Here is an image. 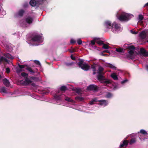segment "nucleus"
<instances>
[{"label": "nucleus", "instance_id": "nucleus-1", "mask_svg": "<svg viewBox=\"0 0 148 148\" xmlns=\"http://www.w3.org/2000/svg\"><path fill=\"white\" fill-rule=\"evenodd\" d=\"M103 70L102 67L100 66H99L98 69L96 71L98 74L97 78L100 82L104 83L106 86H109L111 85V81L106 79L103 75L104 73L103 72Z\"/></svg>", "mask_w": 148, "mask_h": 148}, {"label": "nucleus", "instance_id": "nucleus-2", "mask_svg": "<svg viewBox=\"0 0 148 148\" xmlns=\"http://www.w3.org/2000/svg\"><path fill=\"white\" fill-rule=\"evenodd\" d=\"M132 14L122 12L116 15L117 18L121 21H127L132 16Z\"/></svg>", "mask_w": 148, "mask_h": 148}, {"label": "nucleus", "instance_id": "nucleus-3", "mask_svg": "<svg viewBox=\"0 0 148 148\" xmlns=\"http://www.w3.org/2000/svg\"><path fill=\"white\" fill-rule=\"evenodd\" d=\"M66 89V87L64 86H62L60 88V90L58 92H57L54 96V97L56 100L57 101H60L62 99V98L64 97V95H60L62 93V91H65Z\"/></svg>", "mask_w": 148, "mask_h": 148}, {"label": "nucleus", "instance_id": "nucleus-4", "mask_svg": "<svg viewBox=\"0 0 148 148\" xmlns=\"http://www.w3.org/2000/svg\"><path fill=\"white\" fill-rule=\"evenodd\" d=\"M111 30L113 32L117 33L121 31L122 28L121 27L120 24H117L115 22H114L112 25Z\"/></svg>", "mask_w": 148, "mask_h": 148}, {"label": "nucleus", "instance_id": "nucleus-5", "mask_svg": "<svg viewBox=\"0 0 148 148\" xmlns=\"http://www.w3.org/2000/svg\"><path fill=\"white\" fill-rule=\"evenodd\" d=\"M3 56H4L5 57L3 56L0 57V64H1L3 62H8V60H7V58L10 59H13L14 58L13 56L8 53L4 54Z\"/></svg>", "mask_w": 148, "mask_h": 148}, {"label": "nucleus", "instance_id": "nucleus-6", "mask_svg": "<svg viewBox=\"0 0 148 148\" xmlns=\"http://www.w3.org/2000/svg\"><path fill=\"white\" fill-rule=\"evenodd\" d=\"M32 40L33 42H35L37 43L35 45H38L43 41V40L41 36L37 34L33 36Z\"/></svg>", "mask_w": 148, "mask_h": 148}, {"label": "nucleus", "instance_id": "nucleus-7", "mask_svg": "<svg viewBox=\"0 0 148 148\" xmlns=\"http://www.w3.org/2000/svg\"><path fill=\"white\" fill-rule=\"evenodd\" d=\"M78 65L79 67L84 71H88L90 68V66L88 65L84 62L83 60H81L80 62L78 63Z\"/></svg>", "mask_w": 148, "mask_h": 148}, {"label": "nucleus", "instance_id": "nucleus-8", "mask_svg": "<svg viewBox=\"0 0 148 148\" xmlns=\"http://www.w3.org/2000/svg\"><path fill=\"white\" fill-rule=\"evenodd\" d=\"M139 53L140 54L144 56H148V51H146L145 49L143 48L140 49Z\"/></svg>", "mask_w": 148, "mask_h": 148}, {"label": "nucleus", "instance_id": "nucleus-9", "mask_svg": "<svg viewBox=\"0 0 148 148\" xmlns=\"http://www.w3.org/2000/svg\"><path fill=\"white\" fill-rule=\"evenodd\" d=\"M129 51L128 53L130 56V58H132L133 57V55L134 53V51L135 49V47L133 46H131L129 47Z\"/></svg>", "mask_w": 148, "mask_h": 148}, {"label": "nucleus", "instance_id": "nucleus-10", "mask_svg": "<svg viewBox=\"0 0 148 148\" xmlns=\"http://www.w3.org/2000/svg\"><path fill=\"white\" fill-rule=\"evenodd\" d=\"M147 35H148V31H144L139 34V36L141 39H144L146 38Z\"/></svg>", "mask_w": 148, "mask_h": 148}, {"label": "nucleus", "instance_id": "nucleus-11", "mask_svg": "<svg viewBox=\"0 0 148 148\" xmlns=\"http://www.w3.org/2000/svg\"><path fill=\"white\" fill-rule=\"evenodd\" d=\"M87 89L89 90H96L97 89V86L95 85H90L88 87Z\"/></svg>", "mask_w": 148, "mask_h": 148}, {"label": "nucleus", "instance_id": "nucleus-12", "mask_svg": "<svg viewBox=\"0 0 148 148\" xmlns=\"http://www.w3.org/2000/svg\"><path fill=\"white\" fill-rule=\"evenodd\" d=\"M98 101L100 102L99 104L101 106H106L108 104V102L106 100H101Z\"/></svg>", "mask_w": 148, "mask_h": 148}, {"label": "nucleus", "instance_id": "nucleus-13", "mask_svg": "<svg viewBox=\"0 0 148 148\" xmlns=\"http://www.w3.org/2000/svg\"><path fill=\"white\" fill-rule=\"evenodd\" d=\"M25 21L27 23L29 24H31L32 23L33 21V18L30 16L27 17L25 19Z\"/></svg>", "mask_w": 148, "mask_h": 148}, {"label": "nucleus", "instance_id": "nucleus-14", "mask_svg": "<svg viewBox=\"0 0 148 148\" xmlns=\"http://www.w3.org/2000/svg\"><path fill=\"white\" fill-rule=\"evenodd\" d=\"M104 25L107 28H112V24L111 22L109 21H106L105 22Z\"/></svg>", "mask_w": 148, "mask_h": 148}, {"label": "nucleus", "instance_id": "nucleus-15", "mask_svg": "<svg viewBox=\"0 0 148 148\" xmlns=\"http://www.w3.org/2000/svg\"><path fill=\"white\" fill-rule=\"evenodd\" d=\"M24 12V10H21L18 11V13L16 14L15 16L16 17L19 16H22L23 15Z\"/></svg>", "mask_w": 148, "mask_h": 148}, {"label": "nucleus", "instance_id": "nucleus-16", "mask_svg": "<svg viewBox=\"0 0 148 148\" xmlns=\"http://www.w3.org/2000/svg\"><path fill=\"white\" fill-rule=\"evenodd\" d=\"M3 84L7 87L9 86L10 85V83L9 81L6 78H5L3 80Z\"/></svg>", "mask_w": 148, "mask_h": 148}, {"label": "nucleus", "instance_id": "nucleus-17", "mask_svg": "<svg viewBox=\"0 0 148 148\" xmlns=\"http://www.w3.org/2000/svg\"><path fill=\"white\" fill-rule=\"evenodd\" d=\"M30 4L32 6L38 5V2L34 0H31L29 2Z\"/></svg>", "mask_w": 148, "mask_h": 148}, {"label": "nucleus", "instance_id": "nucleus-18", "mask_svg": "<svg viewBox=\"0 0 148 148\" xmlns=\"http://www.w3.org/2000/svg\"><path fill=\"white\" fill-rule=\"evenodd\" d=\"M95 40L96 42L99 45H101L103 43V42L100 40V39L99 38H95Z\"/></svg>", "mask_w": 148, "mask_h": 148}, {"label": "nucleus", "instance_id": "nucleus-19", "mask_svg": "<svg viewBox=\"0 0 148 148\" xmlns=\"http://www.w3.org/2000/svg\"><path fill=\"white\" fill-rule=\"evenodd\" d=\"M111 76L114 80H117L118 79L117 76L114 73H112Z\"/></svg>", "mask_w": 148, "mask_h": 148}, {"label": "nucleus", "instance_id": "nucleus-20", "mask_svg": "<svg viewBox=\"0 0 148 148\" xmlns=\"http://www.w3.org/2000/svg\"><path fill=\"white\" fill-rule=\"evenodd\" d=\"M32 82V79H29L27 77L25 79V82L27 84H29L31 83Z\"/></svg>", "mask_w": 148, "mask_h": 148}, {"label": "nucleus", "instance_id": "nucleus-21", "mask_svg": "<svg viewBox=\"0 0 148 148\" xmlns=\"http://www.w3.org/2000/svg\"><path fill=\"white\" fill-rule=\"evenodd\" d=\"M128 143V141L127 140H124L122 144L121 143L120 145V147H122L124 146H127Z\"/></svg>", "mask_w": 148, "mask_h": 148}, {"label": "nucleus", "instance_id": "nucleus-22", "mask_svg": "<svg viewBox=\"0 0 148 148\" xmlns=\"http://www.w3.org/2000/svg\"><path fill=\"white\" fill-rule=\"evenodd\" d=\"M91 68L93 69V75L95 74L97 72H96V66L95 65H92L91 66Z\"/></svg>", "mask_w": 148, "mask_h": 148}, {"label": "nucleus", "instance_id": "nucleus-23", "mask_svg": "<svg viewBox=\"0 0 148 148\" xmlns=\"http://www.w3.org/2000/svg\"><path fill=\"white\" fill-rule=\"evenodd\" d=\"M65 100L68 101L69 102H71L72 103H74V101L73 100L71 99L70 98L66 97H65Z\"/></svg>", "mask_w": 148, "mask_h": 148}, {"label": "nucleus", "instance_id": "nucleus-24", "mask_svg": "<svg viewBox=\"0 0 148 148\" xmlns=\"http://www.w3.org/2000/svg\"><path fill=\"white\" fill-rule=\"evenodd\" d=\"M116 51L119 53H123L124 52V49L122 48H119L116 49Z\"/></svg>", "mask_w": 148, "mask_h": 148}, {"label": "nucleus", "instance_id": "nucleus-25", "mask_svg": "<svg viewBox=\"0 0 148 148\" xmlns=\"http://www.w3.org/2000/svg\"><path fill=\"white\" fill-rule=\"evenodd\" d=\"M26 69L28 71L30 72L31 74H32L34 73V72L31 68L29 67H27Z\"/></svg>", "mask_w": 148, "mask_h": 148}, {"label": "nucleus", "instance_id": "nucleus-26", "mask_svg": "<svg viewBox=\"0 0 148 148\" xmlns=\"http://www.w3.org/2000/svg\"><path fill=\"white\" fill-rule=\"evenodd\" d=\"M0 92H3L4 93H7V91L6 89V88L4 87H3L1 88L0 89Z\"/></svg>", "mask_w": 148, "mask_h": 148}, {"label": "nucleus", "instance_id": "nucleus-27", "mask_svg": "<svg viewBox=\"0 0 148 148\" xmlns=\"http://www.w3.org/2000/svg\"><path fill=\"white\" fill-rule=\"evenodd\" d=\"M97 101H98L97 100V98H95L92 99V100L89 103L90 105H92L94 103V102Z\"/></svg>", "mask_w": 148, "mask_h": 148}, {"label": "nucleus", "instance_id": "nucleus-28", "mask_svg": "<svg viewBox=\"0 0 148 148\" xmlns=\"http://www.w3.org/2000/svg\"><path fill=\"white\" fill-rule=\"evenodd\" d=\"M140 133L143 134H147V132L144 130H141L140 132ZM138 133H139V132H138Z\"/></svg>", "mask_w": 148, "mask_h": 148}, {"label": "nucleus", "instance_id": "nucleus-29", "mask_svg": "<svg viewBox=\"0 0 148 148\" xmlns=\"http://www.w3.org/2000/svg\"><path fill=\"white\" fill-rule=\"evenodd\" d=\"M136 141V140L135 138H132L130 141V144L131 145L134 143H135Z\"/></svg>", "mask_w": 148, "mask_h": 148}, {"label": "nucleus", "instance_id": "nucleus-30", "mask_svg": "<svg viewBox=\"0 0 148 148\" xmlns=\"http://www.w3.org/2000/svg\"><path fill=\"white\" fill-rule=\"evenodd\" d=\"M21 75L23 77H24L26 78L27 77L28 75L27 74L24 72L22 73Z\"/></svg>", "mask_w": 148, "mask_h": 148}, {"label": "nucleus", "instance_id": "nucleus-31", "mask_svg": "<svg viewBox=\"0 0 148 148\" xmlns=\"http://www.w3.org/2000/svg\"><path fill=\"white\" fill-rule=\"evenodd\" d=\"M108 66L114 70H115L116 69V67L114 66L111 64H108Z\"/></svg>", "mask_w": 148, "mask_h": 148}, {"label": "nucleus", "instance_id": "nucleus-32", "mask_svg": "<svg viewBox=\"0 0 148 148\" xmlns=\"http://www.w3.org/2000/svg\"><path fill=\"white\" fill-rule=\"evenodd\" d=\"M138 18L139 19L138 22H140L143 19V16L142 15H139L138 16Z\"/></svg>", "mask_w": 148, "mask_h": 148}, {"label": "nucleus", "instance_id": "nucleus-33", "mask_svg": "<svg viewBox=\"0 0 148 148\" xmlns=\"http://www.w3.org/2000/svg\"><path fill=\"white\" fill-rule=\"evenodd\" d=\"M96 42V41L95 40V38H94V39L91 41V42L89 44V45H95V42Z\"/></svg>", "mask_w": 148, "mask_h": 148}, {"label": "nucleus", "instance_id": "nucleus-34", "mask_svg": "<svg viewBox=\"0 0 148 148\" xmlns=\"http://www.w3.org/2000/svg\"><path fill=\"white\" fill-rule=\"evenodd\" d=\"M75 99H78L80 101H82L84 99V98L81 97H75Z\"/></svg>", "mask_w": 148, "mask_h": 148}, {"label": "nucleus", "instance_id": "nucleus-35", "mask_svg": "<svg viewBox=\"0 0 148 148\" xmlns=\"http://www.w3.org/2000/svg\"><path fill=\"white\" fill-rule=\"evenodd\" d=\"M112 94L110 93H107L106 95V97L107 98H110L112 97Z\"/></svg>", "mask_w": 148, "mask_h": 148}, {"label": "nucleus", "instance_id": "nucleus-36", "mask_svg": "<svg viewBox=\"0 0 148 148\" xmlns=\"http://www.w3.org/2000/svg\"><path fill=\"white\" fill-rule=\"evenodd\" d=\"M74 63L73 62H72L70 63H66L65 64L66 66H69L72 65Z\"/></svg>", "mask_w": 148, "mask_h": 148}, {"label": "nucleus", "instance_id": "nucleus-37", "mask_svg": "<svg viewBox=\"0 0 148 148\" xmlns=\"http://www.w3.org/2000/svg\"><path fill=\"white\" fill-rule=\"evenodd\" d=\"M109 47L106 44H104L103 45V48L105 49H108Z\"/></svg>", "mask_w": 148, "mask_h": 148}, {"label": "nucleus", "instance_id": "nucleus-38", "mask_svg": "<svg viewBox=\"0 0 148 148\" xmlns=\"http://www.w3.org/2000/svg\"><path fill=\"white\" fill-rule=\"evenodd\" d=\"M82 41L80 39H78L77 40V42L79 45H81L82 43Z\"/></svg>", "mask_w": 148, "mask_h": 148}, {"label": "nucleus", "instance_id": "nucleus-39", "mask_svg": "<svg viewBox=\"0 0 148 148\" xmlns=\"http://www.w3.org/2000/svg\"><path fill=\"white\" fill-rule=\"evenodd\" d=\"M130 32L134 34H136L137 33V32H136L135 31L133 30H131Z\"/></svg>", "mask_w": 148, "mask_h": 148}, {"label": "nucleus", "instance_id": "nucleus-40", "mask_svg": "<svg viewBox=\"0 0 148 148\" xmlns=\"http://www.w3.org/2000/svg\"><path fill=\"white\" fill-rule=\"evenodd\" d=\"M76 42V41L73 39H71L70 41V43L71 44H73Z\"/></svg>", "mask_w": 148, "mask_h": 148}, {"label": "nucleus", "instance_id": "nucleus-41", "mask_svg": "<svg viewBox=\"0 0 148 148\" xmlns=\"http://www.w3.org/2000/svg\"><path fill=\"white\" fill-rule=\"evenodd\" d=\"M6 72L7 73H9L10 72V69L9 68H7L6 69Z\"/></svg>", "mask_w": 148, "mask_h": 148}, {"label": "nucleus", "instance_id": "nucleus-42", "mask_svg": "<svg viewBox=\"0 0 148 148\" xmlns=\"http://www.w3.org/2000/svg\"><path fill=\"white\" fill-rule=\"evenodd\" d=\"M128 81V80L127 79H125V80H124L123 81H122L121 82V83L122 84H123L124 83H125V82H127V81Z\"/></svg>", "mask_w": 148, "mask_h": 148}, {"label": "nucleus", "instance_id": "nucleus-43", "mask_svg": "<svg viewBox=\"0 0 148 148\" xmlns=\"http://www.w3.org/2000/svg\"><path fill=\"white\" fill-rule=\"evenodd\" d=\"M34 62L37 64H38V65H40V63L38 61L35 60V61Z\"/></svg>", "mask_w": 148, "mask_h": 148}, {"label": "nucleus", "instance_id": "nucleus-44", "mask_svg": "<svg viewBox=\"0 0 148 148\" xmlns=\"http://www.w3.org/2000/svg\"><path fill=\"white\" fill-rule=\"evenodd\" d=\"M19 67L21 69H23L25 67V66L23 65H19Z\"/></svg>", "mask_w": 148, "mask_h": 148}, {"label": "nucleus", "instance_id": "nucleus-45", "mask_svg": "<svg viewBox=\"0 0 148 148\" xmlns=\"http://www.w3.org/2000/svg\"><path fill=\"white\" fill-rule=\"evenodd\" d=\"M28 5V4L27 3H25V4H24L23 5V6L25 8V7H27Z\"/></svg>", "mask_w": 148, "mask_h": 148}, {"label": "nucleus", "instance_id": "nucleus-46", "mask_svg": "<svg viewBox=\"0 0 148 148\" xmlns=\"http://www.w3.org/2000/svg\"><path fill=\"white\" fill-rule=\"evenodd\" d=\"M101 55H102V56H108V55L107 54H104L103 53H101Z\"/></svg>", "mask_w": 148, "mask_h": 148}, {"label": "nucleus", "instance_id": "nucleus-47", "mask_svg": "<svg viewBox=\"0 0 148 148\" xmlns=\"http://www.w3.org/2000/svg\"><path fill=\"white\" fill-rule=\"evenodd\" d=\"M71 59L73 60H74L75 59V57H74L72 55H71Z\"/></svg>", "mask_w": 148, "mask_h": 148}, {"label": "nucleus", "instance_id": "nucleus-48", "mask_svg": "<svg viewBox=\"0 0 148 148\" xmlns=\"http://www.w3.org/2000/svg\"><path fill=\"white\" fill-rule=\"evenodd\" d=\"M103 52H106L107 53H109V51L108 50H106L103 51Z\"/></svg>", "mask_w": 148, "mask_h": 148}, {"label": "nucleus", "instance_id": "nucleus-49", "mask_svg": "<svg viewBox=\"0 0 148 148\" xmlns=\"http://www.w3.org/2000/svg\"><path fill=\"white\" fill-rule=\"evenodd\" d=\"M148 6V3H146L144 6V7Z\"/></svg>", "mask_w": 148, "mask_h": 148}, {"label": "nucleus", "instance_id": "nucleus-50", "mask_svg": "<svg viewBox=\"0 0 148 148\" xmlns=\"http://www.w3.org/2000/svg\"><path fill=\"white\" fill-rule=\"evenodd\" d=\"M40 1H39V2H38V4H41L42 3V1H40V0H39Z\"/></svg>", "mask_w": 148, "mask_h": 148}, {"label": "nucleus", "instance_id": "nucleus-51", "mask_svg": "<svg viewBox=\"0 0 148 148\" xmlns=\"http://www.w3.org/2000/svg\"><path fill=\"white\" fill-rule=\"evenodd\" d=\"M3 15H5L6 14L5 11L3 12Z\"/></svg>", "mask_w": 148, "mask_h": 148}, {"label": "nucleus", "instance_id": "nucleus-52", "mask_svg": "<svg viewBox=\"0 0 148 148\" xmlns=\"http://www.w3.org/2000/svg\"><path fill=\"white\" fill-rule=\"evenodd\" d=\"M21 25L22 26H23V27H25V26L26 27V26L24 25H24L23 24H21Z\"/></svg>", "mask_w": 148, "mask_h": 148}, {"label": "nucleus", "instance_id": "nucleus-53", "mask_svg": "<svg viewBox=\"0 0 148 148\" xmlns=\"http://www.w3.org/2000/svg\"><path fill=\"white\" fill-rule=\"evenodd\" d=\"M146 68H147V70L148 71V66H146Z\"/></svg>", "mask_w": 148, "mask_h": 148}, {"label": "nucleus", "instance_id": "nucleus-54", "mask_svg": "<svg viewBox=\"0 0 148 148\" xmlns=\"http://www.w3.org/2000/svg\"><path fill=\"white\" fill-rule=\"evenodd\" d=\"M4 47L5 48H7V45H6V46H4Z\"/></svg>", "mask_w": 148, "mask_h": 148}, {"label": "nucleus", "instance_id": "nucleus-55", "mask_svg": "<svg viewBox=\"0 0 148 148\" xmlns=\"http://www.w3.org/2000/svg\"><path fill=\"white\" fill-rule=\"evenodd\" d=\"M147 42H148V41H147Z\"/></svg>", "mask_w": 148, "mask_h": 148}]
</instances>
